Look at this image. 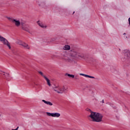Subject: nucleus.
I'll use <instances>...</instances> for the list:
<instances>
[{
  "instance_id": "f257e3e1",
  "label": "nucleus",
  "mask_w": 130,
  "mask_h": 130,
  "mask_svg": "<svg viewBox=\"0 0 130 130\" xmlns=\"http://www.w3.org/2000/svg\"><path fill=\"white\" fill-rule=\"evenodd\" d=\"M86 110L90 113L89 117H90L92 119V121H94L95 122H101L102 121V118H103V115L102 114L93 112L89 108H87Z\"/></svg>"
},
{
  "instance_id": "f03ea898",
  "label": "nucleus",
  "mask_w": 130,
  "mask_h": 130,
  "mask_svg": "<svg viewBox=\"0 0 130 130\" xmlns=\"http://www.w3.org/2000/svg\"><path fill=\"white\" fill-rule=\"evenodd\" d=\"M69 54L70 57L67 59L68 61L69 62L73 61L76 58H84V55L79 53L75 49H72L70 51Z\"/></svg>"
},
{
  "instance_id": "7ed1b4c3",
  "label": "nucleus",
  "mask_w": 130,
  "mask_h": 130,
  "mask_svg": "<svg viewBox=\"0 0 130 130\" xmlns=\"http://www.w3.org/2000/svg\"><path fill=\"white\" fill-rule=\"evenodd\" d=\"M0 41L3 43L4 45H6V46H8L9 47V49H11V44L7 39L5 38L4 37H2L0 35Z\"/></svg>"
},
{
  "instance_id": "20e7f679",
  "label": "nucleus",
  "mask_w": 130,
  "mask_h": 130,
  "mask_svg": "<svg viewBox=\"0 0 130 130\" xmlns=\"http://www.w3.org/2000/svg\"><path fill=\"white\" fill-rule=\"evenodd\" d=\"M124 53V58L126 60V61H128V62L130 63V51L128 50H125L123 51Z\"/></svg>"
},
{
  "instance_id": "39448f33",
  "label": "nucleus",
  "mask_w": 130,
  "mask_h": 130,
  "mask_svg": "<svg viewBox=\"0 0 130 130\" xmlns=\"http://www.w3.org/2000/svg\"><path fill=\"white\" fill-rule=\"evenodd\" d=\"M12 22L15 24V26H16V27H19V26L21 25V22H20V20H17L16 19H13Z\"/></svg>"
},
{
  "instance_id": "423d86ee",
  "label": "nucleus",
  "mask_w": 130,
  "mask_h": 130,
  "mask_svg": "<svg viewBox=\"0 0 130 130\" xmlns=\"http://www.w3.org/2000/svg\"><path fill=\"white\" fill-rule=\"evenodd\" d=\"M37 23L40 26V27H41V28H47V26L46 25H44L43 24H42V22L40 21H38Z\"/></svg>"
},
{
  "instance_id": "0eeeda50",
  "label": "nucleus",
  "mask_w": 130,
  "mask_h": 130,
  "mask_svg": "<svg viewBox=\"0 0 130 130\" xmlns=\"http://www.w3.org/2000/svg\"><path fill=\"white\" fill-rule=\"evenodd\" d=\"M58 90H59V92H60V94H62L64 91H67V89L64 88V86H63L62 88L58 87Z\"/></svg>"
},
{
  "instance_id": "6e6552de",
  "label": "nucleus",
  "mask_w": 130,
  "mask_h": 130,
  "mask_svg": "<svg viewBox=\"0 0 130 130\" xmlns=\"http://www.w3.org/2000/svg\"><path fill=\"white\" fill-rule=\"evenodd\" d=\"M42 102H44V103H45V104H47V105H49L50 106H52V105H53L52 103H51L50 102L46 101L44 100H42Z\"/></svg>"
},
{
  "instance_id": "1a4fd4ad",
  "label": "nucleus",
  "mask_w": 130,
  "mask_h": 130,
  "mask_svg": "<svg viewBox=\"0 0 130 130\" xmlns=\"http://www.w3.org/2000/svg\"><path fill=\"white\" fill-rule=\"evenodd\" d=\"M52 88L54 91H55V92H57V93H58V94H60V92L57 90H58V87L57 86H56L55 85H54V86L52 87Z\"/></svg>"
},
{
  "instance_id": "9d476101",
  "label": "nucleus",
  "mask_w": 130,
  "mask_h": 130,
  "mask_svg": "<svg viewBox=\"0 0 130 130\" xmlns=\"http://www.w3.org/2000/svg\"><path fill=\"white\" fill-rule=\"evenodd\" d=\"M22 46L26 49H30V47L25 42L23 43Z\"/></svg>"
},
{
  "instance_id": "9b49d317",
  "label": "nucleus",
  "mask_w": 130,
  "mask_h": 130,
  "mask_svg": "<svg viewBox=\"0 0 130 130\" xmlns=\"http://www.w3.org/2000/svg\"><path fill=\"white\" fill-rule=\"evenodd\" d=\"M44 78L46 80L48 86L50 87V86H51V84H50V80H49V79L47 77H46V76H44Z\"/></svg>"
},
{
  "instance_id": "f8f14e48",
  "label": "nucleus",
  "mask_w": 130,
  "mask_h": 130,
  "mask_svg": "<svg viewBox=\"0 0 130 130\" xmlns=\"http://www.w3.org/2000/svg\"><path fill=\"white\" fill-rule=\"evenodd\" d=\"M3 75H5L4 79H5L6 80H9V78H10V74L8 73H5Z\"/></svg>"
},
{
  "instance_id": "ddd939ff",
  "label": "nucleus",
  "mask_w": 130,
  "mask_h": 130,
  "mask_svg": "<svg viewBox=\"0 0 130 130\" xmlns=\"http://www.w3.org/2000/svg\"><path fill=\"white\" fill-rule=\"evenodd\" d=\"M60 114L59 113H53V117H59Z\"/></svg>"
},
{
  "instance_id": "4468645a",
  "label": "nucleus",
  "mask_w": 130,
  "mask_h": 130,
  "mask_svg": "<svg viewBox=\"0 0 130 130\" xmlns=\"http://www.w3.org/2000/svg\"><path fill=\"white\" fill-rule=\"evenodd\" d=\"M65 76H67L68 77H69V78H71L72 79H74V78H75V75L73 74H70L68 73H66L65 74Z\"/></svg>"
},
{
  "instance_id": "2eb2a0df",
  "label": "nucleus",
  "mask_w": 130,
  "mask_h": 130,
  "mask_svg": "<svg viewBox=\"0 0 130 130\" xmlns=\"http://www.w3.org/2000/svg\"><path fill=\"white\" fill-rule=\"evenodd\" d=\"M63 49H64V50H70V49H71V46L69 45H65L63 47Z\"/></svg>"
},
{
  "instance_id": "dca6fc26",
  "label": "nucleus",
  "mask_w": 130,
  "mask_h": 130,
  "mask_svg": "<svg viewBox=\"0 0 130 130\" xmlns=\"http://www.w3.org/2000/svg\"><path fill=\"white\" fill-rule=\"evenodd\" d=\"M46 114L48 116H52L53 117V113L47 112Z\"/></svg>"
},
{
  "instance_id": "f3484780",
  "label": "nucleus",
  "mask_w": 130,
  "mask_h": 130,
  "mask_svg": "<svg viewBox=\"0 0 130 130\" xmlns=\"http://www.w3.org/2000/svg\"><path fill=\"white\" fill-rule=\"evenodd\" d=\"M17 43L18 44H19V45H23V43H24V42L21 41V40H19L17 42Z\"/></svg>"
},
{
  "instance_id": "a211bd4d",
  "label": "nucleus",
  "mask_w": 130,
  "mask_h": 130,
  "mask_svg": "<svg viewBox=\"0 0 130 130\" xmlns=\"http://www.w3.org/2000/svg\"><path fill=\"white\" fill-rule=\"evenodd\" d=\"M39 74H40V75H41L42 77H43V78H44V77H45V76H44L43 75V73H42V72L41 71H39Z\"/></svg>"
},
{
  "instance_id": "6ab92c4d",
  "label": "nucleus",
  "mask_w": 130,
  "mask_h": 130,
  "mask_svg": "<svg viewBox=\"0 0 130 130\" xmlns=\"http://www.w3.org/2000/svg\"><path fill=\"white\" fill-rule=\"evenodd\" d=\"M87 78H89L90 79H95V77H94L93 76H90V75H88Z\"/></svg>"
},
{
  "instance_id": "aec40b11",
  "label": "nucleus",
  "mask_w": 130,
  "mask_h": 130,
  "mask_svg": "<svg viewBox=\"0 0 130 130\" xmlns=\"http://www.w3.org/2000/svg\"><path fill=\"white\" fill-rule=\"evenodd\" d=\"M8 19L9 20V21H12V22H13V19L12 18V17H7Z\"/></svg>"
},
{
  "instance_id": "412c9836",
  "label": "nucleus",
  "mask_w": 130,
  "mask_h": 130,
  "mask_svg": "<svg viewBox=\"0 0 130 130\" xmlns=\"http://www.w3.org/2000/svg\"><path fill=\"white\" fill-rule=\"evenodd\" d=\"M22 29H23V30H24V31H28V28H26V27H22Z\"/></svg>"
},
{
  "instance_id": "4be33fe9",
  "label": "nucleus",
  "mask_w": 130,
  "mask_h": 130,
  "mask_svg": "<svg viewBox=\"0 0 130 130\" xmlns=\"http://www.w3.org/2000/svg\"><path fill=\"white\" fill-rule=\"evenodd\" d=\"M18 129H19V126H17L16 129H12L11 130H18Z\"/></svg>"
},
{
  "instance_id": "5701e85b",
  "label": "nucleus",
  "mask_w": 130,
  "mask_h": 130,
  "mask_svg": "<svg viewBox=\"0 0 130 130\" xmlns=\"http://www.w3.org/2000/svg\"><path fill=\"white\" fill-rule=\"evenodd\" d=\"M88 75H86V74H84V77H85V78H88Z\"/></svg>"
},
{
  "instance_id": "b1692460",
  "label": "nucleus",
  "mask_w": 130,
  "mask_h": 130,
  "mask_svg": "<svg viewBox=\"0 0 130 130\" xmlns=\"http://www.w3.org/2000/svg\"><path fill=\"white\" fill-rule=\"evenodd\" d=\"M56 40V38H54L52 39V41H55Z\"/></svg>"
},
{
  "instance_id": "393cba45",
  "label": "nucleus",
  "mask_w": 130,
  "mask_h": 130,
  "mask_svg": "<svg viewBox=\"0 0 130 130\" xmlns=\"http://www.w3.org/2000/svg\"><path fill=\"white\" fill-rule=\"evenodd\" d=\"M80 76H83V77L85 76V74H83V73H81L80 74Z\"/></svg>"
},
{
  "instance_id": "a878e982",
  "label": "nucleus",
  "mask_w": 130,
  "mask_h": 130,
  "mask_svg": "<svg viewBox=\"0 0 130 130\" xmlns=\"http://www.w3.org/2000/svg\"><path fill=\"white\" fill-rule=\"evenodd\" d=\"M24 23H23V22H21V23H20V24L22 25V26H24Z\"/></svg>"
},
{
  "instance_id": "bb28decb",
  "label": "nucleus",
  "mask_w": 130,
  "mask_h": 130,
  "mask_svg": "<svg viewBox=\"0 0 130 130\" xmlns=\"http://www.w3.org/2000/svg\"><path fill=\"white\" fill-rule=\"evenodd\" d=\"M51 58L53 59V57H55V55H53L52 56H51Z\"/></svg>"
},
{
  "instance_id": "cd10ccee",
  "label": "nucleus",
  "mask_w": 130,
  "mask_h": 130,
  "mask_svg": "<svg viewBox=\"0 0 130 130\" xmlns=\"http://www.w3.org/2000/svg\"><path fill=\"white\" fill-rule=\"evenodd\" d=\"M102 103H104V100H103L102 101Z\"/></svg>"
},
{
  "instance_id": "c85d7f7f",
  "label": "nucleus",
  "mask_w": 130,
  "mask_h": 130,
  "mask_svg": "<svg viewBox=\"0 0 130 130\" xmlns=\"http://www.w3.org/2000/svg\"><path fill=\"white\" fill-rule=\"evenodd\" d=\"M75 79H76V80H78V77H77V76H76V77H75Z\"/></svg>"
},
{
  "instance_id": "c756f323",
  "label": "nucleus",
  "mask_w": 130,
  "mask_h": 130,
  "mask_svg": "<svg viewBox=\"0 0 130 130\" xmlns=\"http://www.w3.org/2000/svg\"><path fill=\"white\" fill-rule=\"evenodd\" d=\"M126 35L125 33L123 34V35Z\"/></svg>"
},
{
  "instance_id": "7c9ffc66",
  "label": "nucleus",
  "mask_w": 130,
  "mask_h": 130,
  "mask_svg": "<svg viewBox=\"0 0 130 130\" xmlns=\"http://www.w3.org/2000/svg\"><path fill=\"white\" fill-rule=\"evenodd\" d=\"M74 14H75V11L73 12V15H74Z\"/></svg>"
},
{
  "instance_id": "2f4dec72",
  "label": "nucleus",
  "mask_w": 130,
  "mask_h": 130,
  "mask_svg": "<svg viewBox=\"0 0 130 130\" xmlns=\"http://www.w3.org/2000/svg\"><path fill=\"white\" fill-rule=\"evenodd\" d=\"M125 38H126V39H127V37L126 36V37H125Z\"/></svg>"
},
{
  "instance_id": "473e14b6",
  "label": "nucleus",
  "mask_w": 130,
  "mask_h": 130,
  "mask_svg": "<svg viewBox=\"0 0 130 130\" xmlns=\"http://www.w3.org/2000/svg\"><path fill=\"white\" fill-rule=\"evenodd\" d=\"M114 109H116V107H114Z\"/></svg>"
},
{
  "instance_id": "72a5a7b5",
  "label": "nucleus",
  "mask_w": 130,
  "mask_h": 130,
  "mask_svg": "<svg viewBox=\"0 0 130 130\" xmlns=\"http://www.w3.org/2000/svg\"><path fill=\"white\" fill-rule=\"evenodd\" d=\"M0 116H2V115H1V114H0Z\"/></svg>"
},
{
  "instance_id": "f704fd0d",
  "label": "nucleus",
  "mask_w": 130,
  "mask_h": 130,
  "mask_svg": "<svg viewBox=\"0 0 130 130\" xmlns=\"http://www.w3.org/2000/svg\"><path fill=\"white\" fill-rule=\"evenodd\" d=\"M119 50H120V49H119Z\"/></svg>"
}]
</instances>
